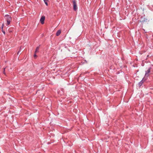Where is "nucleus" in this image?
Returning a JSON list of instances; mask_svg holds the SVG:
<instances>
[{"mask_svg":"<svg viewBox=\"0 0 153 153\" xmlns=\"http://www.w3.org/2000/svg\"><path fill=\"white\" fill-rule=\"evenodd\" d=\"M5 19L6 20L7 22V25H9L11 20V18L10 16H9V15H6L4 16Z\"/></svg>","mask_w":153,"mask_h":153,"instance_id":"obj_1","label":"nucleus"},{"mask_svg":"<svg viewBox=\"0 0 153 153\" xmlns=\"http://www.w3.org/2000/svg\"><path fill=\"white\" fill-rule=\"evenodd\" d=\"M150 68L146 72L145 74V76L143 79V80L144 79H146L149 76L150 74Z\"/></svg>","mask_w":153,"mask_h":153,"instance_id":"obj_2","label":"nucleus"},{"mask_svg":"<svg viewBox=\"0 0 153 153\" xmlns=\"http://www.w3.org/2000/svg\"><path fill=\"white\" fill-rule=\"evenodd\" d=\"M45 20V16H42L40 20V21L42 24H44V21Z\"/></svg>","mask_w":153,"mask_h":153,"instance_id":"obj_3","label":"nucleus"},{"mask_svg":"<svg viewBox=\"0 0 153 153\" xmlns=\"http://www.w3.org/2000/svg\"><path fill=\"white\" fill-rule=\"evenodd\" d=\"M73 8L74 10L76 11L77 10V6L75 1H73Z\"/></svg>","mask_w":153,"mask_h":153,"instance_id":"obj_4","label":"nucleus"},{"mask_svg":"<svg viewBox=\"0 0 153 153\" xmlns=\"http://www.w3.org/2000/svg\"><path fill=\"white\" fill-rule=\"evenodd\" d=\"M39 46L37 47L36 48V50L35 51V53H37L39 51Z\"/></svg>","mask_w":153,"mask_h":153,"instance_id":"obj_5","label":"nucleus"},{"mask_svg":"<svg viewBox=\"0 0 153 153\" xmlns=\"http://www.w3.org/2000/svg\"><path fill=\"white\" fill-rule=\"evenodd\" d=\"M61 33V30H58L56 33V35L57 36H59Z\"/></svg>","mask_w":153,"mask_h":153,"instance_id":"obj_6","label":"nucleus"},{"mask_svg":"<svg viewBox=\"0 0 153 153\" xmlns=\"http://www.w3.org/2000/svg\"><path fill=\"white\" fill-rule=\"evenodd\" d=\"M44 2H45V4L47 6L48 5V0H43Z\"/></svg>","mask_w":153,"mask_h":153,"instance_id":"obj_7","label":"nucleus"},{"mask_svg":"<svg viewBox=\"0 0 153 153\" xmlns=\"http://www.w3.org/2000/svg\"><path fill=\"white\" fill-rule=\"evenodd\" d=\"M143 83V82L142 80L139 83V85L140 86L142 85Z\"/></svg>","mask_w":153,"mask_h":153,"instance_id":"obj_8","label":"nucleus"},{"mask_svg":"<svg viewBox=\"0 0 153 153\" xmlns=\"http://www.w3.org/2000/svg\"><path fill=\"white\" fill-rule=\"evenodd\" d=\"M34 57L35 58H36L37 57V56L36 55V53H35L34 54Z\"/></svg>","mask_w":153,"mask_h":153,"instance_id":"obj_9","label":"nucleus"},{"mask_svg":"<svg viewBox=\"0 0 153 153\" xmlns=\"http://www.w3.org/2000/svg\"><path fill=\"white\" fill-rule=\"evenodd\" d=\"M4 26V24L3 23V24H2V27H1V29H2V30H3Z\"/></svg>","mask_w":153,"mask_h":153,"instance_id":"obj_10","label":"nucleus"},{"mask_svg":"<svg viewBox=\"0 0 153 153\" xmlns=\"http://www.w3.org/2000/svg\"><path fill=\"white\" fill-rule=\"evenodd\" d=\"M20 51H19L17 53V55H19L20 54Z\"/></svg>","mask_w":153,"mask_h":153,"instance_id":"obj_11","label":"nucleus"},{"mask_svg":"<svg viewBox=\"0 0 153 153\" xmlns=\"http://www.w3.org/2000/svg\"><path fill=\"white\" fill-rule=\"evenodd\" d=\"M2 31L4 34H5V32L3 30H2Z\"/></svg>","mask_w":153,"mask_h":153,"instance_id":"obj_12","label":"nucleus"}]
</instances>
